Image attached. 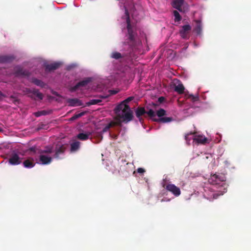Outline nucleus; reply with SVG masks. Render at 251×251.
<instances>
[{"instance_id": "39448f33", "label": "nucleus", "mask_w": 251, "mask_h": 251, "mask_svg": "<svg viewBox=\"0 0 251 251\" xmlns=\"http://www.w3.org/2000/svg\"><path fill=\"white\" fill-rule=\"evenodd\" d=\"M66 149V146L65 145L59 143L57 144L53 151L54 153L53 155V157L56 159H60V156L64 154Z\"/></svg>"}, {"instance_id": "a878e982", "label": "nucleus", "mask_w": 251, "mask_h": 251, "mask_svg": "<svg viewBox=\"0 0 251 251\" xmlns=\"http://www.w3.org/2000/svg\"><path fill=\"white\" fill-rule=\"evenodd\" d=\"M223 195L222 193L219 194L215 192H211L210 194L207 197V199L210 201L214 199H216L220 195Z\"/></svg>"}, {"instance_id": "f8f14e48", "label": "nucleus", "mask_w": 251, "mask_h": 251, "mask_svg": "<svg viewBox=\"0 0 251 251\" xmlns=\"http://www.w3.org/2000/svg\"><path fill=\"white\" fill-rule=\"evenodd\" d=\"M67 102L69 106L72 107L82 106L83 105L82 101L77 98L68 99L67 100Z\"/></svg>"}, {"instance_id": "dca6fc26", "label": "nucleus", "mask_w": 251, "mask_h": 251, "mask_svg": "<svg viewBox=\"0 0 251 251\" xmlns=\"http://www.w3.org/2000/svg\"><path fill=\"white\" fill-rule=\"evenodd\" d=\"M52 158L46 155L41 154L39 156V160L41 163L43 165H47L50 164L52 161Z\"/></svg>"}, {"instance_id": "6ab92c4d", "label": "nucleus", "mask_w": 251, "mask_h": 251, "mask_svg": "<svg viewBox=\"0 0 251 251\" xmlns=\"http://www.w3.org/2000/svg\"><path fill=\"white\" fill-rule=\"evenodd\" d=\"M173 119L172 117H161L158 119L153 118V121L157 123H169L172 122Z\"/></svg>"}, {"instance_id": "f3484780", "label": "nucleus", "mask_w": 251, "mask_h": 251, "mask_svg": "<svg viewBox=\"0 0 251 251\" xmlns=\"http://www.w3.org/2000/svg\"><path fill=\"white\" fill-rule=\"evenodd\" d=\"M176 81L177 84H175V91L179 94H182L184 93V87L179 80L176 79Z\"/></svg>"}, {"instance_id": "bb28decb", "label": "nucleus", "mask_w": 251, "mask_h": 251, "mask_svg": "<svg viewBox=\"0 0 251 251\" xmlns=\"http://www.w3.org/2000/svg\"><path fill=\"white\" fill-rule=\"evenodd\" d=\"M89 136L88 134L80 133L77 135V137L79 140L84 141L87 140L89 138Z\"/></svg>"}, {"instance_id": "473e14b6", "label": "nucleus", "mask_w": 251, "mask_h": 251, "mask_svg": "<svg viewBox=\"0 0 251 251\" xmlns=\"http://www.w3.org/2000/svg\"><path fill=\"white\" fill-rule=\"evenodd\" d=\"M48 114H49V112H47V111H46V110H42V111H39L35 112L34 113V115L36 117H40V116H41L42 115H46Z\"/></svg>"}, {"instance_id": "9d476101", "label": "nucleus", "mask_w": 251, "mask_h": 251, "mask_svg": "<svg viewBox=\"0 0 251 251\" xmlns=\"http://www.w3.org/2000/svg\"><path fill=\"white\" fill-rule=\"evenodd\" d=\"M191 30V26L189 25H184L182 26L179 30L181 37L183 39L188 38V34Z\"/></svg>"}, {"instance_id": "f257e3e1", "label": "nucleus", "mask_w": 251, "mask_h": 251, "mask_svg": "<svg viewBox=\"0 0 251 251\" xmlns=\"http://www.w3.org/2000/svg\"><path fill=\"white\" fill-rule=\"evenodd\" d=\"M132 1H126V2L124 3L125 13L127 16L126 22L127 24V34L126 35V41L123 43V45L124 46H128V47L127 48H125V50H127L130 53L136 46V37L137 36L136 28L130 24L128 13V10L134 12L135 9L134 5H133L131 8L127 7V4L129 2L132 3Z\"/></svg>"}, {"instance_id": "49530a36", "label": "nucleus", "mask_w": 251, "mask_h": 251, "mask_svg": "<svg viewBox=\"0 0 251 251\" xmlns=\"http://www.w3.org/2000/svg\"><path fill=\"white\" fill-rule=\"evenodd\" d=\"M3 131L2 129L0 128V132H1V131Z\"/></svg>"}, {"instance_id": "423d86ee", "label": "nucleus", "mask_w": 251, "mask_h": 251, "mask_svg": "<svg viewBox=\"0 0 251 251\" xmlns=\"http://www.w3.org/2000/svg\"><path fill=\"white\" fill-rule=\"evenodd\" d=\"M92 81V78L90 77H86L82 80H81L77 82L75 86L71 88V90L72 92L76 91L80 87L86 86L89 83H90Z\"/></svg>"}, {"instance_id": "c85d7f7f", "label": "nucleus", "mask_w": 251, "mask_h": 251, "mask_svg": "<svg viewBox=\"0 0 251 251\" xmlns=\"http://www.w3.org/2000/svg\"><path fill=\"white\" fill-rule=\"evenodd\" d=\"M32 82L37 86H39L42 87H43L44 86V82L42 81L37 78H33Z\"/></svg>"}, {"instance_id": "f704fd0d", "label": "nucleus", "mask_w": 251, "mask_h": 251, "mask_svg": "<svg viewBox=\"0 0 251 251\" xmlns=\"http://www.w3.org/2000/svg\"><path fill=\"white\" fill-rule=\"evenodd\" d=\"M146 114H147L148 116L151 118H154L156 116L155 112L151 109H150L149 111H146Z\"/></svg>"}, {"instance_id": "5701e85b", "label": "nucleus", "mask_w": 251, "mask_h": 251, "mask_svg": "<svg viewBox=\"0 0 251 251\" xmlns=\"http://www.w3.org/2000/svg\"><path fill=\"white\" fill-rule=\"evenodd\" d=\"M53 148L52 146H46L43 150L40 151L41 154H49L53 152Z\"/></svg>"}, {"instance_id": "ea45409f", "label": "nucleus", "mask_w": 251, "mask_h": 251, "mask_svg": "<svg viewBox=\"0 0 251 251\" xmlns=\"http://www.w3.org/2000/svg\"><path fill=\"white\" fill-rule=\"evenodd\" d=\"M137 171L138 173L143 174L145 172V170L142 168H139L137 169Z\"/></svg>"}, {"instance_id": "0eeeda50", "label": "nucleus", "mask_w": 251, "mask_h": 251, "mask_svg": "<svg viewBox=\"0 0 251 251\" xmlns=\"http://www.w3.org/2000/svg\"><path fill=\"white\" fill-rule=\"evenodd\" d=\"M14 74L16 76L25 77L30 75V73L28 71L24 70L21 67L17 66L14 68Z\"/></svg>"}, {"instance_id": "aec40b11", "label": "nucleus", "mask_w": 251, "mask_h": 251, "mask_svg": "<svg viewBox=\"0 0 251 251\" xmlns=\"http://www.w3.org/2000/svg\"><path fill=\"white\" fill-rule=\"evenodd\" d=\"M23 165L26 168H32L35 166V163L33 158L26 159L23 162Z\"/></svg>"}, {"instance_id": "c9c22d12", "label": "nucleus", "mask_w": 251, "mask_h": 251, "mask_svg": "<svg viewBox=\"0 0 251 251\" xmlns=\"http://www.w3.org/2000/svg\"><path fill=\"white\" fill-rule=\"evenodd\" d=\"M86 113V111H83L80 113L78 114H75L74 115V117H75V119L76 120L78 118H79L81 117L82 116H84Z\"/></svg>"}, {"instance_id": "b1692460", "label": "nucleus", "mask_w": 251, "mask_h": 251, "mask_svg": "<svg viewBox=\"0 0 251 251\" xmlns=\"http://www.w3.org/2000/svg\"><path fill=\"white\" fill-rule=\"evenodd\" d=\"M197 25L194 29V30L198 35H200L202 32V25L200 21H197Z\"/></svg>"}, {"instance_id": "de8ad7c7", "label": "nucleus", "mask_w": 251, "mask_h": 251, "mask_svg": "<svg viewBox=\"0 0 251 251\" xmlns=\"http://www.w3.org/2000/svg\"><path fill=\"white\" fill-rule=\"evenodd\" d=\"M58 3L61 4L62 3V2H58Z\"/></svg>"}, {"instance_id": "f03ea898", "label": "nucleus", "mask_w": 251, "mask_h": 251, "mask_svg": "<svg viewBox=\"0 0 251 251\" xmlns=\"http://www.w3.org/2000/svg\"><path fill=\"white\" fill-rule=\"evenodd\" d=\"M117 117V119L119 120H121L123 122L127 123L132 120L133 116L132 111L130 108L129 109H127L126 112L118 114Z\"/></svg>"}, {"instance_id": "2eb2a0df", "label": "nucleus", "mask_w": 251, "mask_h": 251, "mask_svg": "<svg viewBox=\"0 0 251 251\" xmlns=\"http://www.w3.org/2000/svg\"><path fill=\"white\" fill-rule=\"evenodd\" d=\"M28 97L34 100H42L43 99V95L41 93H40L38 90L34 89V90L31 95H29Z\"/></svg>"}, {"instance_id": "412c9836", "label": "nucleus", "mask_w": 251, "mask_h": 251, "mask_svg": "<svg viewBox=\"0 0 251 251\" xmlns=\"http://www.w3.org/2000/svg\"><path fill=\"white\" fill-rule=\"evenodd\" d=\"M193 139L198 143L203 144H205L207 141V139L205 136L202 135L197 136Z\"/></svg>"}, {"instance_id": "a19ab883", "label": "nucleus", "mask_w": 251, "mask_h": 251, "mask_svg": "<svg viewBox=\"0 0 251 251\" xmlns=\"http://www.w3.org/2000/svg\"><path fill=\"white\" fill-rule=\"evenodd\" d=\"M10 98L12 99H13L14 100V102L16 103V102H19V100L15 96H14L13 95H11L10 96Z\"/></svg>"}, {"instance_id": "72a5a7b5", "label": "nucleus", "mask_w": 251, "mask_h": 251, "mask_svg": "<svg viewBox=\"0 0 251 251\" xmlns=\"http://www.w3.org/2000/svg\"><path fill=\"white\" fill-rule=\"evenodd\" d=\"M166 114V111L162 108L159 109L157 112L156 115L159 118H161L162 116H164Z\"/></svg>"}, {"instance_id": "e433bc0d", "label": "nucleus", "mask_w": 251, "mask_h": 251, "mask_svg": "<svg viewBox=\"0 0 251 251\" xmlns=\"http://www.w3.org/2000/svg\"><path fill=\"white\" fill-rule=\"evenodd\" d=\"M34 90V89H29V88H26V89H25V90H24V92H25L26 94H28V96L29 95H31V94H32V93H33V92Z\"/></svg>"}, {"instance_id": "7ed1b4c3", "label": "nucleus", "mask_w": 251, "mask_h": 251, "mask_svg": "<svg viewBox=\"0 0 251 251\" xmlns=\"http://www.w3.org/2000/svg\"><path fill=\"white\" fill-rule=\"evenodd\" d=\"M171 4L174 8L181 12H184L189 8V5L185 2V1H173Z\"/></svg>"}, {"instance_id": "c03bdc74", "label": "nucleus", "mask_w": 251, "mask_h": 251, "mask_svg": "<svg viewBox=\"0 0 251 251\" xmlns=\"http://www.w3.org/2000/svg\"><path fill=\"white\" fill-rule=\"evenodd\" d=\"M117 93V91L115 90H111L110 91V94L111 95H114Z\"/></svg>"}, {"instance_id": "20e7f679", "label": "nucleus", "mask_w": 251, "mask_h": 251, "mask_svg": "<svg viewBox=\"0 0 251 251\" xmlns=\"http://www.w3.org/2000/svg\"><path fill=\"white\" fill-rule=\"evenodd\" d=\"M225 176L223 174H214L211 176L209 178V182L212 185H217L220 184V182L225 181Z\"/></svg>"}, {"instance_id": "7c9ffc66", "label": "nucleus", "mask_w": 251, "mask_h": 251, "mask_svg": "<svg viewBox=\"0 0 251 251\" xmlns=\"http://www.w3.org/2000/svg\"><path fill=\"white\" fill-rule=\"evenodd\" d=\"M173 13H174V16L175 17V21L176 22H179L181 20V17L177 11L174 10L173 12Z\"/></svg>"}, {"instance_id": "a18cd8bd", "label": "nucleus", "mask_w": 251, "mask_h": 251, "mask_svg": "<svg viewBox=\"0 0 251 251\" xmlns=\"http://www.w3.org/2000/svg\"><path fill=\"white\" fill-rule=\"evenodd\" d=\"M74 120H75V117L73 116H72L70 119V121H74Z\"/></svg>"}, {"instance_id": "1a4fd4ad", "label": "nucleus", "mask_w": 251, "mask_h": 251, "mask_svg": "<svg viewBox=\"0 0 251 251\" xmlns=\"http://www.w3.org/2000/svg\"><path fill=\"white\" fill-rule=\"evenodd\" d=\"M165 187V185H164ZM166 189L171 192L176 197L179 196L181 194L180 189L173 184H167L165 186Z\"/></svg>"}, {"instance_id": "393cba45", "label": "nucleus", "mask_w": 251, "mask_h": 251, "mask_svg": "<svg viewBox=\"0 0 251 251\" xmlns=\"http://www.w3.org/2000/svg\"><path fill=\"white\" fill-rule=\"evenodd\" d=\"M110 57L112 58L118 60L120 58H122L123 57V56L121 54V53L119 52L114 51L111 54Z\"/></svg>"}, {"instance_id": "58836bf2", "label": "nucleus", "mask_w": 251, "mask_h": 251, "mask_svg": "<svg viewBox=\"0 0 251 251\" xmlns=\"http://www.w3.org/2000/svg\"><path fill=\"white\" fill-rule=\"evenodd\" d=\"M194 134L192 132H190L189 133H188L186 134L185 136V139L187 141H189L190 140L189 139V136L191 135H193Z\"/></svg>"}, {"instance_id": "4468645a", "label": "nucleus", "mask_w": 251, "mask_h": 251, "mask_svg": "<svg viewBox=\"0 0 251 251\" xmlns=\"http://www.w3.org/2000/svg\"><path fill=\"white\" fill-rule=\"evenodd\" d=\"M15 57L12 55H5L0 56V63H7L12 62Z\"/></svg>"}, {"instance_id": "ddd939ff", "label": "nucleus", "mask_w": 251, "mask_h": 251, "mask_svg": "<svg viewBox=\"0 0 251 251\" xmlns=\"http://www.w3.org/2000/svg\"><path fill=\"white\" fill-rule=\"evenodd\" d=\"M146 113V111L144 107H138L135 111V114L136 117L139 119V120L141 123H143V119L141 116L144 115Z\"/></svg>"}, {"instance_id": "6e6552de", "label": "nucleus", "mask_w": 251, "mask_h": 251, "mask_svg": "<svg viewBox=\"0 0 251 251\" xmlns=\"http://www.w3.org/2000/svg\"><path fill=\"white\" fill-rule=\"evenodd\" d=\"M8 162L11 165H18L22 162V158L16 153H13L8 159Z\"/></svg>"}, {"instance_id": "79ce46f5", "label": "nucleus", "mask_w": 251, "mask_h": 251, "mask_svg": "<svg viewBox=\"0 0 251 251\" xmlns=\"http://www.w3.org/2000/svg\"><path fill=\"white\" fill-rule=\"evenodd\" d=\"M165 98L163 97H160L158 98V100L160 103L164 101Z\"/></svg>"}, {"instance_id": "c756f323", "label": "nucleus", "mask_w": 251, "mask_h": 251, "mask_svg": "<svg viewBox=\"0 0 251 251\" xmlns=\"http://www.w3.org/2000/svg\"><path fill=\"white\" fill-rule=\"evenodd\" d=\"M114 125V122H110V123H109L108 125H107L101 131V134H103L104 133V132H107V131L109 130V129H110V128H111V127H112Z\"/></svg>"}, {"instance_id": "4be33fe9", "label": "nucleus", "mask_w": 251, "mask_h": 251, "mask_svg": "<svg viewBox=\"0 0 251 251\" xmlns=\"http://www.w3.org/2000/svg\"><path fill=\"white\" fill-rule=\"evenodd\" d=\"M80 143L78 141H75L71 144V151L75 152L78 150L80 148Z\"/></svg>"}, {"instance_id": "37998d69", "label": "nucleus", "mask_w": 251, "mask_h": 251, "mask_svg": "<svg viewBox=\"0 0 251 251\" xmlns=\"http://www.w3.org/2000/svg\"><path fill=\"white\" fill-rule=\"evenodd\" d=\"M3 97H5V96L0 91V100H2Z\"/></svg>"}, {"instance_id": "2f4dec72", "label": "nucleus", "mask_w": 251, "mask_h": 251, "mask_svg": "<svg viewBox=\"0 0 251 251\" xmlns=\"http://www.w3.org/2000/svg\"><path fill=\"white\" fill-rule=\"evenodd\" d=\"M101 101L100 100H96V99H93L90 100L89 101L87 102L86 103L87 106H90L91 105H95L98 104Z\"/></svg>"}, {"instance_id": "9b49d317", "label": "nucleus", "mask_w": 251, "mask_h": 251, "mask_svg": "<svg viewBox=\"0 0 251 251\" xmlns=\"http://www.w3.org/2000/svg\"><path fill=\"white\" fill-rule=\"evenodd\" d=\"M130 107L127 104L125 103L123 101H122L120 104L118 105L115 108V113L117 115L119 114V113L121 111L122 113L126 112L127 109H129Z\"/></svg>"}, {"instance_id": "a211bd4d", "label": "nucleus", "mask_w": 251, "mask_h": 251, "mask_svg": "<svg viewBox=\"0 0 251 251\" xmlns=\"http://www.w3.org/2000/svg\"><path fill=\"white\" fill-rule=\"evenodd\" d=\"M59 63H54L50 64H47L45 66L46 71H51L56 70L60 66Z\"/></svg>"}, {"instance_id": "cd10ccee", "label": "nucleus", "mask_w": 251, "mask_h": 251, "mask_svg": "<svg viewBox=\"0 0 251 251\" xmlns=\"http://www.w3.org/2000/svg\"><path fill=\"white\" fill-rule=\"evenodd\" d=\"M186 97L187 99H190L193 102L197 101L199 100V97L198 94L196 95L189 94L187 96H186Z\"/></svg>"}, {"instance_id": "4c0bfd02", "label": "nucleus", "mask_w": 251, "mask_h": 251, "mask_svg": "<svg viewBox=\"0 0 251 251\" xmlns=\"http://www.w3.org/2000/svg\"><path fill=\"white\" fill-rule=\"evenodd\" d=\"M134 99L133 97H129L126 100H125L124 101H123L125 103L127 104V103L129 102L131 100H132Z\"/></svg>"}]
</instances>
